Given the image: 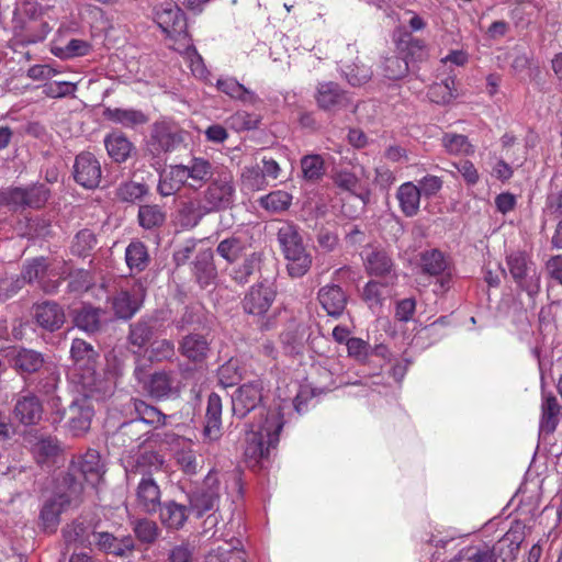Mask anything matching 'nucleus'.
Segmentation results:
<instances>
[{
    "label": "nucleus",
    "mask_w": 562,
    "mask_h": 562,
    "mask_svg": "<svg viewBox=\"0 0 562 562\" xmlns=\"http://www.w3.org/2000/svg\"><path fill=\"white\" fill-rule=\"evenodd\" d=\"M154 20L169 36L188 35L187 19L183 11L173 2H164L154 8Z\"/></svg>",
    "instance_id": "9d476101"
},
{
    "label": "nucleus",
    "mask_w": 562,
    "mask_h": 562,
    "mask_svg": "<svg viewBox=\"0 0 562 562\" xmlns=\"http://www.w3.org/2000/svg\"><path fill=\"white\" fill-rule=\"evenodd\" d=\"M98 246L97 235L89 228L80 229L74 237L70 251L74 256L89 257L93 255Z\"/></svg>",
    "instance_id": "09e8293b"
},
{
    "label": "nucleus",
    "mask_w": 562,
    "mask_h": 562,
    "mask_svg": "<svg viewBox=\"0 0 562 562\" xmlns=\"http://www.w3.org/2000/svg\"><path fill=\"white\" fill-rule=\"evenodd\" d=\"M158 319L154 316L142 317L137 322L130 325L127 335V344L131 347L137 348L133 353H138L157 333Z\"/></svg>",
    "instance_id": "b1692460"
},
{
    "label": "nucleus",
    "mask_w": 562,
    "mask_h": 562,
    "mask_svg": "<svg viewBox=\"0 0 562 562\" xmlns=\"http://www.w3.org/2000/svg\"><path fill=\"white\" fill-rule=\"evenodd\" d=\"M248 245L241 236L231 235L221 240L216 247V254L227 263L237 262L247 251Z\"/></svg>",
    "instance_id": "a19ab883"
},
{
    "label": "nucleus",
    "mask_w": 562,
    "mask_h": 562,
    "mask_svg": "<svg viewBox=\"0 0 562 562\" xmlns=\"http://www.w3.org/2000/svg\"><path fill=\"white\" fill-rule=\"evenodd\" d=\"M183 385L172 370L161 369L149 374L144 390L155 401L178 398Z\"/></svg>",
    "instance_id": "6e6552de"
},
{
    "label": "nucleus",
    "mask_w": 562,
    "mask_h": 562,
    "mask_svg": "<svg viewBox=\"0 0 562 562\" xmlns=\"http://www.w3.org/2000/svg\"><path fill=\"white\" fill-rule=\"evenodd\" d=\"M137 539L144 543H153L159 536V528L153 520L137 519L133 528Z\"/></svg>",
    "instance_id": "338daca9"
},
{
    "label": "nucleus",
    "mask_w": 562,
    "mask_h": 562,
    "mask_svg": "<svg viewBox=\"0 0 562 562\" xmlns=\"http://www.w3.org/2000/svg\"><path fill=\"white\" fill-rule=\"evenodd\" d=\"M317 299L329 316L339 317L347 305V294L337 284H328L319 289Z\"/></svg>",
    "instance_id": "cd10ccee"
},
{
    "label": "nucleus",
    "mask_w": 562,
    "mask_h": 562,
    "mask_svg": "<svg viewBox=\"0 0 562 562\" xmlns=\"http://www.w3.org/2000/svg\"><path fill=\"white\" fill-rule=\"evenodd\" d=\"M20 276L25 281V284L36 282L46 294L56 293L60 284L58 279L54 280L50 278L56 277V274L49 270V262L45 257H37L26 261Z\"/></svg>",
    "instance_id": "1a4fd4ad"
},
{
    "label": "nucleus",
    "mask_w": 562,
    "mask_h": 562,
    "mask_svg": "<svg viewBox=\"0 0 562 562\" xmlns=\"http://www.w3.org/2000/svg\"><path fill=\"white\" fill-rule=\"evenodd\" d=\"M104 145L109 156L119 164L126 161L134 149V145L123 133L106 135Z\"/></svg>",
    "instance_id": "79ce46f5"
},
{
    "label": "nucleus",
    "mask_w": 562,
    "mask_h": 562,
    "mask_svg": "<svg viewBox=\"0 0 562 562\" xmlns=\"http://www.w3.org/2000/svg\"><path fill=\"white\" fill-rule=\"evenodd\" d=\"M83 398H79L74 401L69 407L64 411L60 414V420L64 418L65 415L68 417V427L69 430L72 432L74 436L79 437L83 434H86L91 426V420L93 417V407L89 402V397L99 400L103 397L104 395H98V396H87L86 392L83 391Z\"/></svg>",
    "instance_id": "9b49d317"
},
{
    "label": "nucleus",
    "mask_w": 562,
    "mask_h": 562,
    "mask_svg": "<svg viewBox=\"0 0 562 562\" xmlns=\"http://www.w3.org/2000/svg\"><path fill=\"white\" fill-rule=\"evenodd\" d=\"M164 457L153 450L139 453L128 468H126V480L133 484L139 477L155 479V475L162 471Z\"/></svg>",
    "instance_id": "dca6fc26"
},
{
    "label": "nucleus",
    "mask_w": 562,
    "mask_h": 562,
    "mask_svg": "<svg viewBox=\"0 0 562 562\" xmlns=\"http://www.w3.org/2000/svg\"><path fill=\"white\" fill-rule=\"evenodd\" d=\"M203 562H247V554L241 541L233 538L209 550Z\"/></svg>",
    "instance_id": "bb28decb"
},
{
    "label": "nucleus",
    "mask_w": 562,
    "mask_h": 562,
    "mask_svg": "<svg viewBox=\"0 0 562 562\" xmlns=\"http://www.w3.org/2000/svg\"><path fill=\"white\" fill-rule=\"evenodd\" d=\"M560 405L553 395H546L541 405L540 431L552 434L559 422Z\"/></svg>",
    "instance_id": "49530a36"
},
{
    "label": "nucleus",
    "mask_w": 562,
    "mask_h": 562,
    "mask_svg": "<svg viewBox=\"0 0 562 562\" xmlns=\"http://www.w3.org/2000/svg\"><path fill=\"white\" fill-rule=\"evenodd\" d=\"M137 218L143 228L153 229L165 223L166 213L159 205L145 204L139 206Z\"/></svg>",
    "instance_id": "6e6d98bb"
},
{
    "label": "nucleus",
    "mask_w": 562,
    "mask_h": 562,
    "mask_svg": "<svg viewBox=\"0 0 562 562\" xmlns=\"http://www.w3.org/2000/svg\"><path fill=\"white\" fill-rule=\"evenodd\" d=\"M8 357L10 366L21 374L35 373L44 364L43 355L33 349L13 348Z\"/></svg>",
    "instance_id": "393cba45"
},
{
    "label": "nucleus",
    "mask_w": 562,
    "mask_h": 562,
    "mask_svg": "<svg viewBox=\"0 0 562 562\" xmlns=\"http://www.w3.org/2000/svg\"><path fill=\"white\" fill-rule=\"evenodd\" d=\"M390 283H381L379 281H369L362 292V299L371 307L381 306L383 294Z\"/></svg>",
    "instance_id": "774afa93"
},
{
    "label": "nucleus",
    "mask_w": 562,
    "mask_h": 562,
    "mask_svg": "<svg viewBox=\"0 0 562 562\" xmlns=\"http://www.w3.org/2000/svg\"><path fill=\"white\" fill-rule=\"evenodd\" d=\"M283 428V418L279 409H269L262 424L257 430H251L246 437L245 458L254 469H261L263 462L276 449Z\"/></svg>",
    "instance_id": "f257e3e1"
},
{
    "label": "nucleus",
    "mask_w": 562,
    "mask_h": 562,
    "mask_svg": "<svg viewBox=\"0 0 562 562\" xmlns=\"http://www.w3.org/2000/svg\"><path fill=\"white\" fill-rule=\"evenodd\" d=\"M276 296L273 283L262 280L251 285L241 300L244 313L252 318L260 330H270L276 325V314L271 313Z\"/></svg>",
    "instance_id": "20e7f679"
},
{
    "label": "nucleus",
    "mask_w": 562,
    "mask_h": 562,
    "mask_svg": "<svg viewBox=\"0 0 562 562\" xmlns=\"http://www.w3.org/2000/svg\"><path fill=\"white\" fill-rule=\"evenodd\" d=\"M262 260L261 252H251L243 262L234 268L233 270V280L238 284H245L249 281L250 277L260 269Z\"/></svg>",
    "instance_id": "864d4df0"
},
{
    "label": "nucleus",
    "mask_w": 562,
    "mask_h": 562,
    "mask_svg": "<svg viewBox=\"0 0 562 562\" xmlns=\"http://www.w3.org/2000/svg\"><path fill=\"white\" fill-rule=\"evenodd\" d=\"M101 178V165L93 154L82 151L76 156L74 179L79 186L85 189H95L99 187Z\"/></svg>",
    "instance_id": "2eb2a0df"
},
{
    "label": "nucleus",
    "mask_w": 562,
    "mask_h": 562,
    "mask_svg": "<svg viewBox=\"0 0 562 562\" xmlns=\"http://www.w3.org/2000/svg\"><path fill=\"white\" fill-rule=\"evenodd\" d=\"M135 486L136 508L148 515L156 514L161 505V491L155 479L139 477Z\"/></svg>",
    "instance_id": "6ab92c4d"
},
{
    "label": "nucleus",
    "mask_w": 562,
    "mask_h": 562,
    "mask_svg": "<svg viewBox=\"0 0 562 562\" xmlns=\"http://www.w3.org/2000/svg\"><path fill=\"white\" fill-rule=\"evenodd\" d=\"M132 405L137 415V418L134 420H139L140 426H143V424H147L157 428L165 425L166 415L159 408L139 398L132 400Z\"/></svg>",
    "instance_id": "37998d69"
},
{
    "label": "nucleus",
    "mask_w": 562,
    "mask_h": 562,
    "mask_svg": "<svg viewBox=\"0 0 562 562\" xmlns=\"http://www.w3.org/2000/svg\"><path fill=\"white\" fill-rule=\"evenodd\" d=\"M148 193V187L144 183L127 181L116 189V196L123 202L134 203Z\"/></svg>",
    "instance_id": "0e129e2a"
},
{
    "label": "nucleus",
    "mask_w": 562,
    "mask_h": 562,
    "mask_svg": "<svg viewBox=\"0 0 562 562\" xmlns=\"http://www.w3.org/2000/svg\"><path fill=\"white\" fill-rule=\"evenodd\" d=\"M36 324L48 331L58 330L65 323L64 308L56 302L44 301L33 306Z\"/></svg>",
    "instance_id": "4be33fe9"
},
{
    "label": "nucleus",
    "mask_w": 562,
    "mask_h": 562,
    "mask_svg": "<svg viewBox=\"0 0 562 562\" xmlns=\"http://www.w3.org/2000/svg\"><path fill=\"white\" fill-rule=\"evenodd\" d=\"M61 451L60 441L52 436H41L32 446L34 459L41 465L54 464Z\"/></svg>",
    "instance_id": "72a5a7b5"
},
{
    "label": "nucleus",
    "mask_w": 562,
    "mask_h": 562,
    "mask_svg": "<svg viewBox=\"0 0 562 562\" xmlns=\"http://www.w3.org/2000/svg\"><path fill=\"white\" fill-rule=\"evenodd\" d=\"M286 270L291 278H302L312 267V255L305 249L285 255Z\"/></svg>",
    "instance_id": "8fccbe9b"
},
{
    "label": "nucleus",
    "mask_w": 562,
    "mask_h": 562,
    "mask_svg": "<svg viewBox=\"0 0 562 562\" xmlns=\"http://www.w3.org/2000/svg\"><path fill=\"white\" fill-rule=\"evenodd\" d=\"M509 273L517 285L528 295L539 292V279L536 276L535 265L525 251H515L506 257Z\"/></svg>",
    "instance_id": "39448f33"
},
{
    "label": "nucleus",
    "mask_w": 562,
    "mask_h": 562,
    "mask_svg": "<svg viewBox=\"0 0 562 562\" xmlns=\"http://www.w3.org/2000/svg\"><path fill=\"white\" fill-rule=\"evenodd\" d=\"M14 30L15 34L24 37L27 43H37L46 37L50 27L46 22L37 23L35 20H30L25 25H20L19 22H16Z\"/></svg>",
    "instance_id": "4d7b16f0"
},
{
    "label": "nucleus",
    "mask_w": 562,
    "mask_h": 562,
    "mask_svg": "<svg viewBox=\"0 0 562 562\" xmlns=\"http://www.w3.org/2000/svg\"><path fill=\"white\" fill-rule=\"evenodd\" d=\"M13 414L21 424L34 425L42 418L43 406L36 395L29 393L16 400Z\"/></svg>",
    "instance_id": "c756f323"
},
{
    "label": "nucleus",
    "mask_w": 562,
    "mask_h": 562,
    "mask_svg": "<svg viewBox=\"0 0 562 562\" xmlns=\"http://www.w3.org/2000/svg\"><path fill=\"white\" fill-rule=\"evenodd\" d=\"M188 183L184 165H171L168 170L160 173L157 190L160 195L169 196L188 187Z\"/></svg>",
    "instance_id": "7c9ffc66"
},
{
    "label": "nucleus",
    "mask_w": 562,
    "mask_h": 562,
    "mask_svg": "<svg viewBox=\"0 0 562 562\" xmlns=\"http://www.w3.org/2000/svg\"><path fill=\"white\" fill-rule=\"evenodd\" d=\"M160 522L169 529H180L184 526L188 515L191 512L189 506L175 501L161 503L158 508Z\"/></svg>",
    "instance_id": "c9c22d12"
},
{
    "label": "nucleus",
    "mask_w": 562,
    "mask_h": 562,
    "mask_svg": "<svg viewBox=\"0 0 562 562\" xmlns=\"http://www.w3.org/2000/svg\"><path fill=\"white\" fill-rule=\"evenodd\" d=\"M400 207L407 217L415 216L419 211L422 191L413 182L408 181L400 186L396 192Z\"/></svg>",
    "instance_id": "58836bf2"
},
{
    "label": "nucleus",
    "mask_w": 562,
    "mask_h": 562,
    "mask_svg": "<svg viewBox=\"0 0 562 562\" xmlns=\"http://www.w3.org/2000/svg\"><path fill=\"white\" fill-rule=\"evenodd\" d=\"M93 547L100 552L117 558H127L135 551V540L131 535H114L98 531L92 535Z\"/></svg>",
    "instance_id": "ddd939ff"
},
{
    "label": "nucleus",
    "mask_w": 562,
    "mask_h": 562,
    "mask_svg": "<svg viewBox=\"0 0 562 562\" xmlns=\"http://www.w3.org/2000/svg\"><path fill=\"white\" fill-rule=\"evenodd\" d=\"M222 400L218 394L211 393L207 398V406L205 413V426H204V435L211 439L215 440L221 436V425H222Z\"/></svg>",
    "instance_id": "4c0bfd02"
},
{
    "label": "nucleus",
    "mask_w": 562,
    "mask_h": 562,
    "mask_svg": "<svg viewBox=\"0 0 562 562\" xmlns=\"http://www.w3.org/2000/svg\"><path fill=\"white\" fill-rule=\"evenodd\" d=\"M263 381L256 379L238 386L232 394V411L238 418L246 417L250 412L263 404Z\"/></svg>",
    "instance_id": "423d86ee"
},
{
    "label": "nucleus",
    "mask_w": 562,
    "mask_h": 562,
    "mask_svg": "<svg viewBox=\"0 0 562 562\" xmlns=\"http://www.w3.org/2000/svg\"><path fill=\"white\" fill-rule=\"evenodd\" d=\"M315 99L317 105L328 112H337L352 105L349 94L333 81L318 83Z\"/></svg>",
    "instance_id": "a211bd4d"
},
{
    "label": "nucleus",
    "mask_w": 562,
    "mask_h": 562,
    "mask_svg": "<svg viewBox=\"0 0 562 562\" xmlns=\"http://www.w3.org/2000/svg\"><path fill=\"white\" fill-rule=\"evenodd\" d=\"M393 266L392 259L383 249H372L367 254L366 268L368 272L372 276L384 278L386 283H393L396 279Z\"/></svg>",
    "instance_id": "c85d7f7f"
},
{
    "label": "nucleus",
    "mask_w": 562,
    "mask_h": 562,
    "mask_svg": "<svg viewBox=\"0 0 562 562\" xmlns=\"http://www.w3.org/2000/svg\"><path fill=\"white\" fill-rule=\"evenodd\" d=\"M69 506L55 495L47 499L40 512V528L47 533L55 532L60 522V514Z\"/></svg>",
    "instance_id": "2f4dec72"
},
{
    "label": "nucleus",
    "mask_w": 562,
    "mask_h": 562,
    "mask_svg": "<svg viewBox=\"0 0 562 562\" xmlns=\"http://www.w3.org/2000/svg\"><path fill=\"white\" fill-rule=\"evenodd\" d=\"M235 199V186L229 172H221L212 179L200 194L196 205L187 204L186 209L196 214L198 218L211 213L232 209Z\"/></svg>",
    "instance_id": "f03ea898"
},
{
    "label": "nucleus",
    "mask_w": 562,
    "mask_h": 562,
    "mask_svg": "<svg viewBox=\"0 0 562 562\" xmlns=\"http://www.w3.org/2000/svg\"><path fill=\"white\" fill-rule=\"evenodd\" d=\"M217 88L225 94L229 95L233 99H237L243 101L244 103L257 104L260 102L258 95L248 90L245 86L239 83L236 79L226 78L217 80Z\"/></svg>",
    "instance_id": "a18cd8bd"
},
{
    "label": "nucleus",
    "mask_w": 562,
    "mask_h": 562,
    "mask_svg": "<svg viewBox=\"0 0 562 562\" xmlns=\"http://www.w3.org/2000/svg\"><path fill=\"white\" fill-rule=\"evenodd\" d=\"M97 531L91 530L88 525L81 521H72L63 528V537L67 547L90 548L93 546L92 535Z\"/></svg>",
    "instance_id": "e433bc0d"
},
{
    "label": "nucleus",
    "mask_w": 562,
    "mask_h": 562,
    "mask_svg": "<svg viewBox=\"0 0 562 562\" xmlns=\"http://www.w3.org/2000/svg\"><path fill=\"white\" fill-rule=\"evenodd\" d=\"M192 265V273L200 286L206 288L215 280L217 271L212 249L199 251Z\"/></svg>",
    "instance_id": "473e14b6"
},
{
    "label": "nucleus",
    "mask_w": 562,
    "mask_h": 562,
    "mask_svg": "<svg viewBox=\"0 0 562 562\" xmlns=\"http://www.w3.org/2000/svg\"><path fill=\"white\" fill-rule=\"evenodd\" d=\"M422 271L429 276H440L449 268V262L438 249L425 251L420 257Z\"/></svg>",
    "instance_id": "3c124183"
},
{
    "label": "nucleus",
    "mask_w": 562,
    "mask_h": 562,
    "mask_svg": "<svg viewBox=\"0 0 562 562\" xmlns=\"http://www.w3.org/2000/svg\"><path fill=\"white\" fill-rule=\"evenodd\" d=\"M144 436L145 431L143 426H140V422L131 419L123 423L116 431L111 435L109 440L114 447L132 450L135 445L139 447L145 441L139 442Z\"/></svg>",
    "instance_id": "a878e982"
},
{
    "label": "nucleus",
    "mask_w": 562,
    "mask_h": 562,
    "mask_svg": "<svg viewBox=\"0 0 562 562\" xmlns=\"http://www.w3.org/2000/svg\"><path fill=\"white\" fill-rule=\"evenodd\" d=\"M397 48L412 61H422L427 57L426 44L423 40L414 37L409 32H404L397 42Z\"/></svg>",
    "instance_id": "c03bdc74"
},
{
    "label": "nucleus",
    "mask_w": 562,
    "mask_h": 562,
    "mask_svg": "<svg viewBox=\"0 0 562 562\" xmlns=\"http://www.w3.org/2000/svg\"><path fill=\"white\" fill-rule=\"evenodd\" d=\"M260 207L271 213H282L289 210L292 203V195L285 191L278 190L261 196L258 200Z\"/></svg>",
    "instance_id": "5fc2aeb1"
},
{
    "label": "nucleus",
    "mask_w": 562,
    "mask_h": 562,
    "mask_svg": "<svg viewBox=\"0 0 562 562\" xmlns=\"http://www.w3.org/2000/svg\"><path fill=\"white\" fill-rule=\"evenodd\" d=\"M303 178L310 182L319 181L325 175V162L321 155H306L301 159Z\"/></svg>",
    "instance_id": "13d9d810"
},
{
    "label": "nucleus",
    "mask_w": 562,
    "mask_h": 562,
    "mask_svg": "<svg viewBox=\"0 0 562 562\" xmlns=\"http://www.w3.org/2000/svg\"><path fill=\"white\" fill-rule=\"evenodd\" d=\"M277 236L284 256L293 251L305 249L299 228L293 224L286 223L281 226Z\"/></svg>",
    "instance_id": "de8ad7c7"
},
{
    "label": "nucleus",
    "mask_w": 562,
    "mask_h": 562,
    "mask_svg": "<svg viewBox=\"0 0 562 562\" xmlns=\"http://www.w3.org/2000/svg\"><path fill=\"white\" fill-rule=\"evenodd\" d=\"M557 221H562V190L548 193L542 210L541 228L544 229L549 224H553Z\"/></svg>",
    "instance_id": "603ef678"
},
{
    "label": "nucleus",
    "mask_w": 562,
    "mask_h": 562,
    "mask_svg": "<svg viewBox=\"0 0 562 562\" xmlns=\"http://www.w3.org/2000/svg\"><path fill=\"white\" fill-rule=\"evenodd\" d=\"M103 116L106 120L121 124L125 127L144 125L149 121L148 116L143 111L135 109L106 108L103 111Z\"/></svg>",
    "instance_id": "ea45409f"
},
{
    "label": "nucleus",
    "mask_w": 562,
    "mask_h": 562,
    "mask_svg": "<svg viewBox=\"0 0 562 562\" xmlns=\"http://www.w3.org/2000/svg\"><path fill=\"white\" fill-rule=\"evenodd\" d=\"M82 477L78 472L71 470L69 464L68 470L57 477L56 494L64 503L77 506L81 502L83 493Z\"/></svg>",
    "instance_id": "412c9836"
},
{
    "label": "nucleus",
    "mask_w": 562,
    "mask_h": 562,
    "mask_svg": "<svg viewBox=\"0 0 562 562\" xmlns=\"http://www.w3.org/2000/svg\"><path fill=\"white\" fill-rule=\"evenodd\" d=\"M184 142V132L173 122L159 121L153 124L150 146L157 154L176 150Z\"/></svg>",
    "instance_id": "f8f14e48"
},
{
    "label": "nucleus",
    "mask_w": 562,
    "mask_h": 562,
    "mask_svg": "<svg viewBox=\"0 0 562 562\" xmlns=\"http://www.w3.org/2000/svg\"><path fill=\"white\" fill-rule=\"evenodd\" d=\"M220 490L221 484L217 473L210 471L204 477L202 485L188 495L190 510L198 517H201L205 513L214 509L220 501Z\"/></svg>",
    "instance_id": "0eeeda50"
},
{
    "label": "nucleus",
    "mask_w": 562,
    "mask_h": 562,
    "mask_svg": "<svg viewBox=\"0 0 562 562\" xmlns=\"http://www.w3.org/2000/svg\"><path fill=\"white\" fill-rule=\"evenodd\" d=\"M173 359H177V357L176 346L172 340L160 339L150 344L148 358L150 362L173 361Z\"/></svg>",
    "instance_id": "e2e57ef3"
},
{
    "label": "nucleus",
    "mask_w": 562,
    "mask_h": 562,
    "mask_svg": "<svg viewBox=\"0 0 562 562\" xmlns=\"http://www.w3.org/2000/svg\"><path fill=\"white\" fill-rule=\"evenodd\" d=\"M188 178V188L198 190L209 183L213 178V166L211 161L202 157H194L188 165H184Z\"/></svg>",
    "instance_id": "f704fd0d"
},
{
    "label": "nucleus",
    "mask_w": 562,
    "mask_h": 562,
    "mask_svg": "<svg viewBox=\"0 0 562 562\" xmlns=\"http://www.w3.org/2000/svg\"><path fill=\"white\" fill-rule=\"evenodd\" d=\"M0 206H8L13 212L27 207L24 189L12 188L0 192Z\"/></svg>",
    "instance_id": "69168bd1"
},
{
    "label": "nucleus",
    "mask_w": 562,
    "mask_h": 562,
    "mask_svg": "<svg viewBox=\"0 0 562 562\" xmlns=\"http://www.w3.org/2000/svg\"><path fill=\"white\" fill-rule=\"evenodd\" d=\"M125 259L131 270H144L148 263V252L145 245L140 241L131 243L126 248Z\"/></svg>",
    "instance_id": "052dcab7"
},
{
    "label": "nucleus",
    "mask_w": 562,
    "mask_h": 562,
    "mask_svg": "<svg viewBox=\"0 0 562 562\" xmlns=\"http://www.w3.org/2000/svg\"><path fill=\"white\" fill-rule=\"evenodd\" d=\"M451 562H497L488 548L469 546L459 551Z\"/></svg>",
    "instance_id": "bf43d9fd"
},
{
    "label": "nucleus",
    "mask_w": 562,
    "mask_h": 562,
    "mask_svg": "<svg viewBox=\"0 0 562 562\" xmlns=\"http://www.w3.org/2000/svg\"><path fill=\"white\" fill-rule=\"evenodd\" d=\"M70 357L76 366L83 369L80 384L87 396L106 395L110 392L109 383L95 372L100 353L90 342L80 338L74 339L70 347Z\"/></svg>",
    "instance_id": "7ed1b4c3"
},
{
    "label": "nucleus",
    "mask_w": 562,
    "mask_h": 562,
    "mask_svg": "<svg viewBox=\"0 0 562 562\" xmlns=\"http://www.w3.org/2000/svg\"><path fill=\"white\" fill-rule=\"evenodd\" d=\"M145 292L140 284L119 290L111 297V306L117 318L131 319L140 308Z\"/></svg>",
    "instance_id": "4468645a"
},
{
    "label": "nucleus",
    "mask_w": 562,
    "mask_h": 562,
    "mask_svg": "<svg viewBox=\"0 0 562 562\" xmlns=\"http://www.w3.org/2000/svg\"><path fill=\"white\" fill-rule=\"evenodd\" d=\"M103 315L104 311L102 308L91 304H82L70 311L74 325L78 329L91 335L102 329Z\"/></svg>",
    "instance_id": "5701e85b"
},
{
    "label": "nucleus",
    "mask_w": 562,
    "mask_h": 562,
    "mask_svg": "<svg viewBox=\"0 0 562 562\" xmlns=\"http://www.w3.org/2000/svg\"><path fill=\"white\" fill-rule=\"evenodd\" d=\"M70 465L72 471L78 472L79 475L92 486H97L102 481L105 473L104 465L101 462V456L93 449H89L85 454L72 460Z\"/></svg>",
    "instance_id": "aec40b11"
},
{
    "label": "nucleus",
    "mask_w": 562,
    "mask_h": 562,
    "mask_svg": "<svg viewBox=\"0 0 562 562\" xmlns=\"http://www.w3.org/2000/svg\"><path fill=\"white\" fill-rule=\"evenodd\" d=\"M382 71L391 80L402 79L409 71V61L397 55L385 57L382 64Z\"/></svg>",
    "instance_id": "680f3d73"
},
{
    "label": "nucleus",
    "mask_w": 562,
    "mask_h": 562,
    "mask_svg": "<svg viewBox=\"0 0 562 562\" xmlns=\"http://www.w3.org/2000/svg\"><path fill=\"white\" fill-rule=\"evenodd\" d=\"M178 351L190 362L201 366L211 352V340L207 335L189 333L179 339Z\"/></svg>",
    "instance_id": "f3484780"
}]
</instances>
